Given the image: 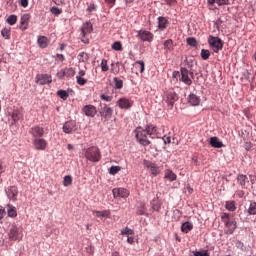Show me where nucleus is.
Returning a JSON list of instances; mask_svg holds the SVG:
<instances>
[{"instance_id":"f257e3e1","label":"nucleus","mask_w":256,"mask_h":256,"mask_svg":"<svg viewBox=\"0 0 256 256\" xmlns=\"http://www.w3.org/2000/svg\"><path fill=\"white\" fill-rule=\"evenodd\" d=\"M221 220L224 223V233L226 235H233L235 229H237V222L231 221V218L228 213H222Z\"/></svg>"},{"instance_id":"f03ea898","label":"nucleus","mask_w":256,"mask_h":256,"mask_svg":"<svg viewBox=\"0 0 256 256\" xmlns=\"http://www.w3.org/2000/svg\"><path fill=\"white\" fill-rule=\"evenodd\" d=\"M85 157L92 163H99V161H101V150L95 146L87 148L85 151Z\"/></svg>"},{"instance_id":"7ed1b4c3","label":"nucleus","mask_w":256,"mask_h":256,"mask_svg":"<svg viewBox=\"0 0 256 256\" xmlns=\"http://www.w3.org/2000/svg\"><path fill=\"white\" fill-rule=\"evenodd\" d=\"M134 133L136 140L138 141V143H140V145H143L144 147L151 145V141L147 138V132L143 128H136Z\"/></svg>"},{"instance_id":"20e7f679","label":"nucleus","mask_w":256,"mask_h":256,"mask_svg":"<svg viewBox=\"0 0 256 256\" xmlns=\"http://www.w3.org/2000/svg\"><path fill=\"white\" fill-rule=\"evenodd\" d=\"M208 43L214 53H219L223 50V40L219 37L209 36Z\"/></svg>"},{"instance_id":"39448f33","label":"nucleus","mask_w":256,"mask_h":256,"mask_svg":"<svg viewBox=\"0 0 256 256\" xmlns=\"http://www.w3.org/2000/svg\"><path fill=\"white\" fill-rule=\"evenodd\" d=\"M99 113L101 115V118L104 119V121H109V119L113 117V108L109 107V105L107 104H101Z\"/></svg>"},{"instance_id":"423d86ee","label":"nucleus","mask_w":256,"mask_h":256,"mask_svg":"<svg viewBox=\"0 0 256 256\" xmlns=\"http://www.w3.org/2000/svg\"><path fill=\"white\" fill-rule=\"evenodd\" d=\"M136 37L140 39V41L151 43L155 35H153V33H151L150 31L141 29L137 31Z\"/></svg>"},{"instance_id":"0eeeda50","label":"nucleus","mask_w":256,"mask_h":256,"mask_svg":"<svg viewBox=\"0 0 256 256\" xmlns=\"http://www.w3.org/2000/svg\"><path fill=\"white\" fill-rule=\"evenodd\" d=\"M28 133L34 139H41V137H43V135H45V129L39 125H35L29 129Z\"/></svg>"},{"instance_id":"6e6552de","label":"nucleus","mask_w":256,"mask_h":256,"mask_svg":"<svg viewBox=\"0 0 256 256\" xmlns=\"http://www.w3.org/2000/svg\"><path fill=\"white\" fill-rule=\"evenodd\" d=\"M32 145L36 151H45L47 149V140L43 138H35Z\"/></svg>"},{"instance_id":"1a4fd4ad","label":"nucleus","mask_w":256,"mask_h":256,"mask_svg":"<svg viewBox=\"0 0 256 256\" xmlns=\"http://www.w3.org/2000/svg\"><path fill=\"white\" fill-rule=\"evenodd\" d=\"M143 165L147 169H150L152 175H154L155 177H157V175H159V173H161V170L159 169V166H157V164H155V163H153L149 160H144Z\"/></svg>"},{"instance_id":"9d476101","label":"nucleus","mask_w":256,"mask_h":256,"mask_svg":"<svg viewBox=\"0 0 256 256\" xmlns=\"http://www.w3.org/2000/svg\"><path fill=\"white\" fill-rule=\"evenodd\" d=\"M35 79L38 85H47L49 83H52L53 81V79L51 78V75L49 74H37Z\"/></svg>"},{"instance_id":"9b49d317","label":"nucleus","mask_w":256,"mask_h":256,"mask_svg":"<svg viewBox=\"0 0 256 256\" xmlns=\"http://www.w3.org/2000/svg\"><path fill=\"white\" fill-rule=\"evenodd\" d=\"M180 73H181L180 81H182V83L188 86L193 85V80L189 78V70L187 68H181Z\"/></svg>"},{"instance_id":"f8f14e48","label":"nucleus","mask_w":256,"mask_h":256,"mask_svg":"<svg viewBox=\"0 0 256 256\" xmlns=\"http://www.w3.org/2000/svg\"><path fill=\"white\" fill-rule=\"evenodd\" d=\"M5 191L10 201H17V195H19V190L16 186H9Z\"/></svg>"},{"instance_id":"ddd939ff","label":"nucleus","mask_w":256,"mask_h":256,"mask_svg":"<svg viewBox=\"0 0 256 256\" xmlns=\"http://www.w3.org/2000/svg\"><path fill=\"white\" fill-rule=\"evenodd\" d=\"M82 113H84L86 117H95V115H97V107L91 104L85 105L82 108Z\"/></svg>"},{"instance_id":"4468645a","label":"nucleus","mask_w":256,"mask_h":256,"mask_svg":"<svg viewBox=\"0 0 256 256\" xmlns=\"http://www.w3.org/2000/svg\"><path fill=\"white\" fill-rule=\"evenodd\" d=\"M112 193L115 199H117V197H121L122 199H127V197H129V190L125 188H114Z\"/></svg>"},{"instance_id":"2eb2a0df","label":"nucleus","mask_w":256,"mask_h":256,"mask_svg":"<svg viewBox=\"0 0 256 256\" xmlns=\"http://www.w3.org/2000/svg\"><path fill=\"white\" fill-rule=\"evenodd\" d=\"M59 79H65V77H75L74 68H64L58 73Z\"/></svg>"},{"instance_id":"dca6fc26","label":"nucleus","mask_w":256,"mask_h":256,"mask_svg":"<svg viewBox=\"0 0 256 256\" xmlns=\"http://www.w3.org/2000/svg\"><path fill=\"white\" fill-rule=\"evenodd\" d=\"M117 105L120 107V109H131V107H133V101L127 98H120L117 101Z\"/></svg>"},{"instance_id":"f3484780","label":"nucleus","mask_w":256,"mask_h":256,"mask_svg":"<svg viewBox=\"0 0 256 256\" xmlns=\"http://www.w3.org/2000/svg\"><path fill=\"white\" fill-rule=\"evenodd\" d=\"M91 33H93V24H91V22L88 21L83 24L81 28V34L82 37H87V35H91Z\"/></svg>"},{"instance_id":"a211bd4d","label":"nucleus","mask_w":256,"mask_h":256,"mask_svg":"<svg viewBox=\"0 0 256 256\" xmlns=\"http://www.w3.org/2000/svg\"><path fill=\"white\" fill-rule=\"evenodd\" d=\"M77 127V123L73 120L71 121H67L64 125H63V132L64 133H73V131L75 130V128Z\"/></svg>"},{"instance_id":"6ab92c4d","label":"nucleus","mask_w":256,"mask_h":256,"mask_svg":"<svg viewBox=\"0 0 256 256\" xmlns=\"http://www.w3.org/2000/svg\"><path fill=\"white\" fill-rule=\"evenodd\" d=\"M178 97H177V93H175L174 91H169L166 94V103L170 106L173 107V105H175V101H177Z\"/></svg>"},{"instance_id":"aec40b11","label":"nucleus","mask_w":256,"mask_h":256,"mask_svg":"<svg viewBox=\"0 0 256 256\" xmlns=\"http://www.w3.org/2000/svg\"><path fill=\"white\" fill-rule=\"evenodd\" d=\"M29 19H31V15L30 14H24L21 16L20 19V29L22 31L27 30V27H29Z\"/></svg>"},{"instance_id":"412c9836","label":"nucleus","mask_w":256,"mask_h":256,"mask_svg":"<svg viewBox=\"0 0 256 256\" xmlns=\"http://www.w3.org/2000/svg\"><path fill=\"white\" fill-rule=\"evenodd\" d=\"M8 235L11 241H17V239H19V227H17L15 224L12 225Z\"/></svg>"},{"instance_id":"4be33fe9","label":"nucleus","mask_w":256,"mask_h":256,"mask_svg":"<svg viewBox=\"0 0 256 256\" xmlns=\"http://www.w3.org/2000/svg\"><path fill=\"white\" fill-rule=\"evenodd\" d=\"M168 25H169V20L166 17H163V16L158 17V28L160 29V31H165Z\"/></svg>"},{"instance_id":"5701e85b","label":"nucleus","mask_w":256,"mask_h":256,"mask_svg":"<svg viewBox=\"0 0 256 256\" xmlns=\"http://www.w3.org/2000/svg\"><path fill=\"white\" fill-rule=\"evenodd\" d=\"M37 43L40 49H47L49 47V39L46 36H39Z\"/></svg>"},{"instance_id":"b1692460","label":"nucleus","mask_w":256,"mask_h":256,"mask_svg":"<svg viewBox=\"0 0 256 256\" xmlns=\"http://www.w3.org/2000/svg\"><path fill=\"white\" fill-rule=\"evenodd\" d=\"M164 179H168V181H177V174L174 173L171 169H166L164 171Z\"/></svg>"},{"instance_id":"393cba45","label":"nucleus","mask_w":256,"mask_h":256,"mask_svg":"<svg viewBox=\"0 0 256 256\" xmlns=\"http://www.w3.org/2000/svg\"><path fill=\"white\" fill-rule=\"evenodd\" d=\"M152 211H161V200H159L158 197L153 198V200L150 202Z\"/></svg>"},{"instance_id":"a878e982","label":"nucleus","mask_w":256,"mask_h":256,"mask_svg":"<svg viewBox=\"0 0 256 256\" xmlns=\"http://www.w3.org/2000/svg\"><path fill=\"white\" fill-rule=\"evenodd\" d=\"M164 50L166 51V53H171L172 51L175 50V44L173 43L172 39H168L166 41H164Z\"/></svg>"},{"instance_id":"bb28decb","label":"nucleus","mask_w":256,"mask_h":256,"mask_svg":"<svg viewBox=\"0 0 256 256\" xmlns=\"http://www.w3.org/2000/svg\"><path fill=\"white\" fill-rule=\"evenodd\" d=\"M237 182L242 187V189H247V183H249V181L247 180V175H243V174L238 175Z\"/></svg>"},{"instance_id":"cd10ccee","label":"nucleus","mask_w":256,"mask_h":256,"mask_svg":"<svg viewBox=\"0 0 256 256\" xmlns=\"http://www.w3.org/2000/svg\"><path fill=\"white\" fill-rule=\"evenodd\" d=\"M210 145L215 149H221V147H224L223 142L219 141V138L215 136L210 138Z\"/></svg>"},{"instance_id":"c85d7f7f","label":"nucleus","mask_w":256,"mask_h":256,"mask_svg":"<svg viewBox=\"0 0 256 256\" xmlns=\"http://www.w3.org/2000/svg\"><path fill=\"white\" fill-rule=\"evenodd\" d=\"M8 217L15 219L17 217V208L11 204H7Z\"/></svg>"},{"instance_id":"c756f323","label":"nucleus","mask_w":256,"mask_h":256,"mask_svg":"<svg viewBox=\"0 0 256 256\" xmlns=\"http://www.w3.org/2000/svg\"><path fill=\"white\" fill-rule=\"evenodd\" d=\"M144 131L147 135H157V126L149 124L145 127Z\"/></svg>"},{"instance_id":"7c9ffc66","label":"nucleus","mask_w":256,"mask_h":256,"mask_svg":"<svg viewBox=\"0 0 256 256\" xmlns=\"http://www.w3.org/2000/svg\"><path fill=\"white\" fill-rule=\"evenodd\" d=\"M225 209H227V211H236L237 210V202L230 200V201H226L225 204Z\"/></svg>"},{"instance_id":"2f4dec72","label":"nucleus","mask_w":256,"mask_h":256,"mask_svg":"<svg viewBox=\"0 0 256 256\" xmlns=\"http://www.w3.org/2000/svg\"><path fill=\"white\" fill-rule=\"evenodd\" d=\"M189 103H191L194 107H196L197 105H199L201 103V98H199L195 94H190L189 95Z\"/></svg>"},{"instance_id":"473e14b6","label":"nucleus","mask_w":256,"mask_h":256,"mask_svg":"<svg viewBox=\"0 0 256 256\" xmlns=\"http://www.w3.org/2000/svg\"><path fill=\"white\" fill-rule=\"evenodd\" d=\"M193 229V224L191 222H185L181 226L182 233H189Z\"/></svg>"},{"instance_id":"72a5a7b5","label":"nucleus","mask_w":256,"mask_h":256,"mask_svg":"<svg viewBox=\"0 0 256 256\" xmlns=\"http://www.w3.org/2000/svg\"><path fill=\"white\" fill-rule=\"evenodd\" d=\"M134 67L140 71V73H143L145 71V62L143 60L136 61Z\"/></svg>"},{"instance_id":"f704fd0d","label":"nucleus","mask_w":256,"mask_h":256,"mask_svg":"<svg viewBox=\"0 0 256 256\" xmlns=\"http://www.w3.org/2000/svg\"><path fill=\"white\" fill-rule=\"evenodd\" d=\"M93 214L96 215V217H110L111 211L104 210V211H93Z\"/></svg>"},{"instance_id":"c9c22d12","label":"nucleus","mask_w":256,"mask_h":256,"mask_svg":"<svg viewBox=\"0 0 256 256\" xmlns=\"http://www.w3.org/2000/svg\"><path fill=\"white\" fill-rule=\"evenodd\" d=\"M57 95L60 99H63V101H67V99H69V93L65 90H58Z\"/></svg>"},{"instance_id":"e433bc0d","label":"nucleus","mask_w":256,"mask_h":256,"mask_svg":"<svg viewBox=\"0 0 256 256\" xmlns=\"http://www.w3.org/2000/svg\"><path fill=\"white\" fill-rule=\"evenodd\" d=\"M89 59V55L85 52H80L78 54V61H80V63H85V61H88Z\"/></svg>"},{"instance_id":"4c0bfd02","label":"nucleus","mask_w":256,"mask_h":256,"mask_svg":"<svg viewBox=\"0 0 256 256\" xmlns=\"http://www.w3.org/2000/svg\"><path fill=\"white\" fill-rule=\"evenodd\" d=\"M1 35L4 39H11V29L3 28L1 31Z\"/></svg>"},{"instance_id":"58836bf2","label":"nucleus","mask_w":256,"mask_h":256,"mask_svg":"<svg viewBox=\"0 0 256 256\" xmlns=\"http://www.w3.org/2000/svg\"><path fill=\"white\" fill-rule=\"evenodd\" d=\"M200 55L204 61H207L211 57V52L207 49H202Z\"/></svg>"},{"instance_id":"ea45409f","label":"nucleus","mask_w":256,"mask_h":256,"mask_svg":"<svg viewBox=\"0 0 256 256\" xmlns=\"http://www.w3.org/2000/svg\"><path fill=\"white\" fill-rule=\"evenodd\" d=\"M113 81H114L115 89H123V80L117 77H114Z\"/></svg>"},{"instance_id":"a19ab883","label":"nucleus","mask_w":256,"mask_h":256,"mask_svg":"<svg viewBox=\"0 0 256 256\" xmlns=\"http://www.w3.org/2000/svg\"><path fill=\"white\" fill-rule=\"evenodd\" d=\"M6 23H8V25H15V23H17V15H10L6 20Z\"/></svg>"},{"instance_id":"79ce46f5","label":"nucleus","mask_w":256,"mask_h":256,"mask_svg":"<svg viewBox=\"0 0 256 256\" xmlns=\"http://www.w3.org/2000/svg\"><path fill=\"white\" fill-rule=\"evenodd\" d=\"M50 12L52 13V15L59 17V15H61V13H63V9L54 6L50 9Z\"/></svg>"},{"instance_id":"37998d69","label":"nucleus","mask_w":256,"mask_h":256,"mask_svg":"<svg viewBox=\"0 0 256 256\" xmlns=\"http://www.w3.org/2000/svg\"><path fill=\"white\" fill-rule=\"evenodd\" d=\"M72 183H73V178L70 175L64 177V180H63L64 187H69V185H72Z\"/></svg>"},{"instance_id":"c03bdc74","label":"nucleus","mask_w":256,"mask_h":256,"mask_svg":"<svg viewBox=\"0 0 256 256\" xmlns=\"http://www.w3.org/2000/svg\"><path fill=\"white\" fill-rule=\"evenodd\" d=\"M249 215H256V202H251L248 208Z\"/></svg>"},{"instance_id":"a18cd8bd","label":"nucleus","mask_w":256,"mask_h":256,"mask_svg":"<svg viewBox=\"0 0 256 256\" xmlns=\"http://www.w3.org/2000/svg\"><path fill=\"white\" fill-rule=\"evenodd\" d=\"M112 49L114 51H123V44L121 42L117 41L112 44Z\"/></svg>"},{"instance_id":"49530a36","label":"nucleus","mask_w":256,"mask_h":256,"mask_svg":"<svg viewBox=\"0 0 256 256\" xmlns=\"http://www.w3.org/2000/svg\"><path fill=\"white\" fill-rule=\"evenodd\" d=\"M186 43L190 45V47H197V39L193 37H189L186 39Z\"/></svg>"},{"instance_id":"de8ad7c7","label":"nucleus","mask_w":256,"mask_h":256,"mask_svg":"<svg viewBox=\"0 0 256 256\" xmlns=\"http://www.w3.org/2000/svg\"><path fill=\"white\" fill-rule=\"evenodd\" d=\"M119 171H121V167L120 166H112L109 169L110 175H117V173H119Z\"/></svg>"},{"instance_id":"09e8293b","label":"nucleus","mask_w":256,"mask_h":256,"mask_svg":"<svg viewBox=\"0 0 256 256\" xmlns=\"http://www.w3.org/2000/svg\"><path fill=\"white\" fill-rule=\"evenodd\" d=\"M134 234H135V231H133V229L128 227L121 230V235H134Z\"/></svg>"},{"instance_id":"8fccbe9b","label":"nucleus","mask_w":256,"mask_h":256,"mask_svg":"<svg viewBox=\"0 0 256 256\" xmlns=\"http://www.w3.org/2000/svg\"><path fill=\"white\" fill-rule=\"evenodd\" d=\"M76 81L78 83V85H86L87 84V79L81 77V76H76Z\"/></svg>"},{"instance_id":"3c124183","label":"nucleus","mask_w":256,"mask_h":256,"mask_svg":"<svg viewBox=\"0 0 256 256\" xmlns=\"http://www.w3.org/2000/svg\"><path fill=\"white\" fill-rule=\"evenodd\" d=\"M194 256H211L207 251H193Z\"/></svg>"},{"instance_id":"603ef678","label":"nucleus","mask_w":256,"mask_h":256,"mask_svg":"<svg viewBox=\"0 0 256 256\" xmlns=\"http://www.w3.org/2000/svg\"><path fill=\"white\" fill-rule=\"evenodd\" d=\"M101 69L102 71H109V66L107 65V60L106 59H102L101 61Z\"/></svg>"},{"instance_id":"864d4df0","label":"nucleus","mask_w":256,"mask_h":256,"mask_svg":"<svg viewBox=\"0 0 256 256\" xmlns=\"http://www.w3.org/2000/svg\"><path fill=\"white\" fill-rule=\"evenodd\" d=\"M100 99H102V101H106L107 103H110V101H113L112 96H107L105 94L100 95Z\"/></svg>"},{"instance_id":"5fc2aeb1","label":"nucleus","mask_w":256,"mask_h":256,"mask_svg":"<svg viewBox=\"0 0 256 256\" xmlns=\"http://www.w3.org/2000/svg\"><path fill=\"white\" fill-rule=\"evenodd\" d=\"M12 120L14 121V123H17V121L19 120V112L14 111L12 112Z\"/></svg>"},{"instance_id":"6e6d98bb","label":"nucleus","mask_w":256,"mask_h":256,"mask_svg":"<svg viewBox=\"0 0 256 256\" xmlns=\"http://www.w3.org/2000/svg\"><path fill=\"white\" fill-rule=\"evenodd\" d=\"M96 10H97V6H95V4L93 3H91L87 8L88 13H93V11H96Z\"/></svg>"},{"instance_id":"4d7b16f0","label":"nucleus","mask_w":256,"mask_h":256,"mask_svg":"<svg viewBox=\"0 0 256 256\" xmlns=\"http://www.w3.org/2000/svg\"><path fill=\"white\" fill-rule=\"evenodd\" d=\"M216 3L221 6V5H229V0H216Z\"/></svg>"},{"instance_id":"13d9d810","label":"nucleus","mask_w":256,"mask_h":256,"mask_svg":"<svg viewBox=\"0 0 256 256\" xmlns=\"http://www.w3.org/2000/svg\"><path fill=\"white\" fill-rule=\"evenodd\" d=\"M7 215V212L5 211V208L0 207V220L3 219Z\"/></svg>"},{"instance_id":"bf43d9fd","label":"nucleus","mask_w":256,"mask_h":256,"mask_svg":"<svg viewBox=\"0 0 256 256\" xmlns=\"http://www.w3.org/2000/svg\"><path fill=\"white\" fill-rule=\"evenodd\" d=\"M21 7H28L29 6V0H20Z\"/></svg>"},{"instance_id":"052dcab7","label":"nucleus","mask_w":256,"mask_h":256,"mask_svg":"<svg viewBox=\"0 0 256 256\" xmlns=\"http://www.w3.org/2000/svg\"><path fill=\"white\" fill-rule=\"evenodd\" d=\"M56 57L61 63L65 61V56L63 54H56Z\"/></svg>"},{"instance_id":"680f3d73","label":"nucleus","mask_w":256,"mask_h":256,"mask_svg":"<svg viewBox=\"0 0 256 256\" xmlns=\"http://www.w3.org/2000/svg\"><path fill=\"white\" fill-rule=\"evenodd\" d=\"M137 215H145V204H143L142 208L137 211Z\"/></svg>"},{"instance_id":"e2e57ef3","label":"nucleus","mask_w":256,"mask_h":256,"mask_svg":"<svg viewBox=\"0 0 256 256\" xmlns=\"http://www.w3.org/2000/svg\"><path fill=\"white\" fill-rule=\"evenodd\" d=\"M165 3L171 7L177 3V0H165Z\"/></svg>"},{"instance_id":"0e129e2a","label":"nucleus","mask_w":256,"mask_h":256,"mask_svg":"<svg viewBox=\"0 0 256 256\" xmlns=\"http://www.w3.org/2000/svg\"><path fill=\"white\" fill-rule=\"evenodd\" d=\"M186 65L189 69H193V60H185Z\"/></svg>"},{"instance_id":"69168bd1","label":"nucleus","mask_w":256,"mask_h":256,"mask_svg":"<svg viewBox=\"0 0 256 256\" xmlns=\"http://www.w3.org/2000/svg\"><path fill=\"white\" fill-rule=\"evenodd\" d=\"M116 2L117 0H105V3H107V5H110V7H113V5H115Z\"/></svg>"},{"instance_id":"338daca9","label":"nucleus","mask_w":256,"mask_h":256,"mask_svg":"<svg viewBox=\"0 0 256 256\" xmlns=\"http://www.w3.org/2000/svg\"><path fill=\"white\" fill-rule=\"evenodd\" d=\"M237 197H239V199H242V197H244L245 195V192L243 190H239L237 193H236Z\"/></svg>"},{"instance_id":"774afa93","label":"nucleus","mask_w":256,"mask_h":256,"mask_svg":"<svg viewBox=\"0 0 256 256\" xmlns=\"http://www.w3.org/2000/svg\"><path fill=\"white\" fill-rule=\"evenodd\" d=\"M55 5H63L65 3V0H52Z\"/></svg>"}]
</instances>
